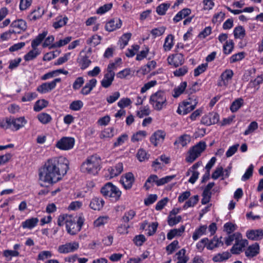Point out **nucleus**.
I'll list each match as a JSON object with an SVG mask.
<instances>
[{
  "instance_id": "obj_20",
  "label": "nucleus",
  "mask_w": 263,
  "mask_h": 263,
  "mask_svg": "<svg viewBox=\"0 0 263 263\" xmlns=\"http://www.w3.org/2000/svg\"><path fill=\"white\" fill-rule=\"evenodd\" d=\"M84 51L80 52V56L78 59V62L81 69L82 70L88 68L91 63L89 57L87 55L83 54Z\"/></svg>"
},
{
  "instance_id": "obj_18",
  "label": "nucleus",
  "mask_w": 263,
  "mask_h": 263,
  "mask_svg": "<svg viewBox=\"0 0 263 263\" xmlns=\"http://www.w3.org/2000/svg\"><path fill=\"white\" fill-rule=\"evenodd\" d=\"M168 63L175 67L181 65L184 62L183 56L182 54H175L170 55L167 58Z\"/></svg>"
},
{
  "instance_id": "obj_25",
  "label": "nucleus",
  "mask_w": 263,
  "mask_h": 263,
  "mask_svg": "<svg viewBox=\"0 0 263 263\" xmlns=\"http://www.w3.org/2000/svg\"><path fill=\"white\" fill-rule=\"evenodd\" d=\"M259 246L257 243L250 246L245 251V254L248 257H253L259 253Z\"/></svg>"
},
{
  "instance_id": "obj_40",
  "label": "nucleus",
  "mask_w": 263,
  "mask_h": 263,
  "mask_svg": "<svg viewBox=\"0 0 263 263\" xmlns=\"http://www.w3.org/2000/svg\"><path fill=\"white\" fill-rule=\"evenodd\" d=\"M174 36L170 34L167 35L165 39L163 45V48L165 51L170 50L173 46Z\"/></svg>"
},
{
  "instance_id": "obj_41",
  "label": "nucleus",
  "mask_w": 263,
  "mask_h": 263,
  "mask_svg": "<svg viewBox=\"0 0 263 263\" xmlns=\"http://www.w3.org/2000/svg\"><path fill=\"white\" fill-rule=\"evenodd\" d=\"M158 181V178L157 175H151L146 180L144 187L145 188L146 190H148L150 189V187L153 186V183L155 182L157 185V182Z\"/></svg>"
},
{
  "instance_id": "obj_53",
  "label": "nucleus",
  "mask_w": 263,
  "mask_h": 263,
  "mask_svg": "<svg viewBox=\"0 0 263 263\" xmlns=\"http://www.w3.org/2000/svg\"><path fill=\"white\" fill-rule=\"evenodd\" d=\"M131 36L132 34L130 33H126L122 35L119 41L120 42V46L122 48H124L128 44Z\"/></svg>"
},
{
  "instance_id": "obj_2",
  "label": "nucleus",
  "mask_w": 263,
  "mask_h": 263,
  "mask_svg": "<svg viewBox=\"0 0 263 263\" xmlns=\"http://www.w3.org/2000/svg\"><path fill=\"white\" fill-rule=\"evenodd\" d=\"M84 221V219L82 216H80L76 220L72 215H62L59 216L57 222L59 226L65 224L67 233L74 235L81 230Z\"/></svg>"
},
{
  "instance_id": "obj_21",
  "label": "nucleus",
  "mask_w": 263,
  "mask_h": 263,
  "mask_svg": "<svg viewBox=\"0 0 263 263\" xmlns=\"http://www.w3.org/2000/svg\"><path fill=\"white\" fill-rule=\"evenodd\" d=\"M121 25V20L118 18H114L106 23L105 28L106 30L110 32L120 28Z\"/></svg>"
},
{
  "instance_id": "obj_44",
  "label": "nucleus",
  "mask_w": 263,
  "mask_h": 263,
  "mask_svg": "<svg viewBox=\"0 0 263 263\" xmlns=\"http://www.w3.org/2000/svg\"><path fill=\"white\" fill-rule=\"evenodd\" d=\"M190 141V137L187 135H182L178 138V139L175 142L174 144H179L182 146H184L187 145Z\"/></svg>"
},
{
  "instance_id": "obj_46",
  "label": "nucleus",
  "mask_w": 263,
  "mask_h": 263,
  "mask_svg": "<svg viewBox=\"0 0 263 263\" xmlns=\"http://www.w3.org/2000/svg\"><path fill=\"white\" fill-rule=\"evenodd\" d=\"M37 119L39 120L44 124L48 123L52 120L51 116L47 113H41L38 115Z\"/></svg>"
},
{
  "instance_id": "obj_22",
  "label": "nucleus",
  "mask_w": 263,
  "mask_h": 263,
  "mask_svg": "<svg viewBox=\"0 0 263 263\" xmlns=\"http://www.w3.org/2000/svg\"><path fill=\"white\" fill-rule=\"evenodd\" d=\"M247 236L251 240H260L263 238V230L257 229L248 231L247 232Z\"/></svg>"
},
{
  "instance_id": "obj_23",
  "label": "nucleus",
  "mask_w": 263,
  "mask_h": 263,
  "mask_svg": "<svg viewBox=\"0 0 263 263\" xmlns=\"http://www.w3.org/2000/svg\"><path fill=\"white\" fill-rule=\"evenodd\" d=\"M97 81L96 79H92L87 82L82 88L81 93L83 95H87L90 93L94 87H96Z\"/></svg>"
},
{
  "instance_id": "obj_39",
  "label": "nucleus",
  "mask_w": 263,
  "mask_h": 263,
  "mask_svg": "<svg viewBox=\"0 0 263 263\" xmlns=\"http://www.w3.org/2000/svg\"><path fill=\"white\" fill-rule=\"evenodd\" d=\"M146 136L147 133L145 131L139 130L133 135L131 140L133 142H138L142 140Z\"/></svg>"
},
{
  "instance_id": "obj_28",
  "label": "nucleus",
  "mask_w": 263,
  "mask_h": 263,
  "mask_svg": "<svg viewBox=\"0 0 263 263\" xmlns=\"http://www.w3.org/2000/svg\"><path fill=\"white\" fill-rule=\"evenodd\" d=\"M44 14V9L38 7L36 9H35L31 12L28 16V17L30 21H35L36 20L40 18Z\"/></svg>"
},
{
  "instance_id": "obj_19",
  "label": "nucleus",
  "mask_w": 263,
  "mask_h": 263,
  "mask_svg": "<svg viewBox=\"0 0 263 263\" xmlns=\"http://www.w3.org/2000/svg\"><path fill=\"white\" fill-rule=\"evenodd\" d=\"M165 136V134L163 131L158 130L152 135L150 141L155 146H157L163 141Z\"/></svg>"
},
{
  "instance_id": "obj_30",
  "label": "nucleus",
  "mask_w": 263,
  "mask_h": 263,
  "mask_svg": "<svg viewBox=\"0 0 263 263\" xmlns=\"http://www.w3.org/2000/svg\"><path fill=\"white\" fill-rule=\"evenodd\" d=\"M38 222V218H31L23 221L22 223V227L23 229H32L37 225Z\"/></svg>"
},
{
  "instance_id": "obj_52",
  "label": "nucleus",
  "mask_w": 263,
  "mask_h": 263,
  "mask_svg": "<svg viewBox=\"0 0 263 263\" xmlns=\"http://www.w3.org/2000/svg\"><path fill=\"white\" fill-rule=\"evenodd\" d=\"M19 254V252L16 250H6L3 252V255L7 258L8 261L11 260L12 257L18 256Z\"/></svg>"
},
{
  "instance_id": "obj_45",
  "label": "nucleus",
  "mask_w": 263,
  "mask_h": 263,
  "mask_svg": "<svg viewBox=\"0 0 263 263\" xmlns=\"http://www.w3.org/2000/svg\"><path fill=\"white\" fill-rule=\"evenodd\" d=\"M114 136V130L112 128H107L103 130L100 137L101 139L111 138Z\"/></svg>"
},
{
  "instance_id": "obj_3",
  "label": "nucleus",
  "mask_w": 263,
  "mask_h": 263,
  "mask_svg": "<svg viewBox=\"0 0 263 263\" xmlns=\"http://www.w3.org/2000/svg\"><path fill=\"white\" fill-rule=\"evenodd\" d=\"M101 159L96 155L90 156L82 163L81 171L85 174L95 175L101 169Z\"/></svg>"
},
{
  "instance_id": "obj_15",
  "label": "nucleus",
  "mask_w": 263,
  "mask_h": 263,
  "mask_svg": "<svg viewBox=\"0 0 263 263\" xmlns=\"http://www.w3.org/2000/svg\"><path fill=\"white\" fill-rule=\"evenodd\" d=\"M219 120V116L216 112H212L203 116L201 123L206 126L217 123Z\"/></svg>"
},
{
  "instance_id": "obj_17",
  "label": "nucleus",
  "mask_w": 263,
  "mask_h": 263,
  "mask_svg": "<svg viewBox=\"0 0 263 263\" xmlns=\"http://www.w3.org/2000/svg\"><path fill=\"white\" fill-rule=\"evenodd\" d=\"M135 181L134 175L132 173H127L123 175L120 179V182L126 190L131 189Z\"/></svg>"
},
{
  "instance_id": "obj_37",
  "label": "nucleus",
  "mask_w": 263,
  "mask_h": 263,
  "mask_svg": "<svg viewBox=\"0 0 263 263\" xmlns=\"http://www.w3.org/2000/svg\"><path fill=\"white\" fill-rule=\"evenodd\" d=\"M244 104L243 99L239 98L235 100L230 106V110L232 112L237 111Z\"/></svg>"
},
{
  "instance_id": "obj_49",
  "label": "nucleus",
  "mask_w": 263,
  "mask_h": 263,
  "mask_svg": "<svg viewBox=\"0 0 263 263\" xmlns=\"http://www.w3.org/2000/svg\"><path fill=\"white\" fill-rule=\"evenodd\" d=\"M170 6L171 5L169 3L161 4L157 7L156 12L159 15H164Z\"/></svg>"
},
{
  "instance_id": "obj_64",
  "label": "nucleus",
  "mask_w": 263,
  "mask_h": 263,
  "mask_svg": "<svg viewBox=\"0 0 263 263\" xmlns=\"http://www.w3.org/2000/svg\"><path fill=\"white\" fill-rule=\"evenodd\" d=\"M52 254L49 251H43L40 252L37 256V259L40 260H44L46 259L51 257Z\"/></svg>"
},
{
  "instance_id": "obj_8",
  "label": "nucleus",
  "mask_w": 263,
  "mask_h": 263,
  "mask_svg": "<svg viewBox=\"0 0 263 263\" xmlns=\"http://www.w3.org/2000/svg\"><path fill=\"white\" fill-rule=\"evenodd\" d=\"M116 70L115 64H109L107 69L104 71L103 78L101 81V85L103 88H109L112 84L114 81L115 72Z\"/></svg>"
},
{
  "instance_id": "obj_10",
  "label": "nucleus",
  "mask_w": 263,
  "mask_h": 263,
  "mask_svg": "<svg viewBox=\"0 0 263 263\" xmlns=\"http://www.w3.org/2000/svg\"><path fill=\"white\" fill-rule=\"evenodd\" d=\"M234 72L230 69H226L222 72L219 77L217 85L218 86L227 87L231 83Z\"/></svg>"
},
{
  "instance_id": "obj_31",
  "label": "nucleus",
  "mask_w": 263,
  "mask_h": 263,
  "mask_svg": "<svg viewBox=\"0 0 263 263\" xmlns=\"http://www.w3.org/2000/svg\"><path fill=\"white\" fill-rule=\"evenodd\" d=\"M230 253L228 252H223L214 255L212 260L215 262H220L228 259L231 257Z\"/></svg>"
},
{
  "instance_id": "obj_42",
  "label": "nucleus",
  "mask_w": 263,
  "mask_h": 263,
  "mask_svg": "<svg viewBox=\"0 0 263 263\" xmlns=\"http://www.w3.org/2000/svg\"><path fill=\"white\" fill-rule=\"evenodd\" d=\"M186 251L184 249H182L179 250L176 254L177 259L178 261L176 263H186L188 260V258L185 256Z\"/></svg>"
},
{
  "instance_id": "obj_7",
  "label": "nucleus",
  "mask_w": 263,
  "mask_h": 263,
  "mask_svg": "<svg viewBox=\"0 0 263 263\" xmlns=\"http://www.w3.org/2000/svg\"><path fill=\"white\" fill-rule=\"evenodd\" d=\"M101 193L105 197L116 201L120 199L122 194L119 189L111 182L106 183L101 188Z\"/></svg>"
},
{
  "instance_id": "obj_48",
  "label": "nucleus",
  "mask_w": 263,
  "mask_h": 263,
  "mask_svg": "<svg viewBox=\"0 0 263 263\" xmlns=\"http://www.w3.org/2000/svg\"><path fill=\"white\" fill-rule=\"evenodd\" d=\"M199 200L198 196L195 195L193 197H191L183 205L184 209H187L190 207H193L195 206L198 202Z\"/></svg>"
},
{
  "instance_id": "obj_12",
  "label": "nucleus",
  "mask_w": 263,
  "mask_h": 263,
  "mask_svg": "<svg viewBox=\"0 0 263 263\" xmlns=\"http://www.w3.org/2000/svg\"><path fill=\"white\" fill-rule=\"evenodd\" d=\"M10 28L14 34L21 33L27 29V23L23 19H17L12 22Z\"/></svg>"
},
{
  "instance_id": "obj_61",
  "label": "nucleus",
  "mask_w": 263,
  "mask_h": 263,
  "mask_svg": "<svg viewBox=\"0 0 263 263\" xmlns=\"http://www.w3.org/2000/svg\"><path fill=\"white\" fill-rule=\"evenodd\" d=\"M181 216H172V215H170L168 217L167 222L169 226H173L178 223L181 221Z\"/></svg>"
},
{
  "instance_id": "obj_59",
  "label": "nucleus",
  "mask_w": 263,
  "mask_h": 263,
  "mask_svg": "<svg viewBox=\"0 0 263 263\" xmlns=\"http://www.w3.org/2000/svg\"><path fill=\"white\" fill-rule=\"evenodd\" d=\"M132 103V101L129 98H123L118 102V106L121 108H124L130 105Z\"/></svg>"
},
{
  "instance_id": "obj_32",
  "label": "nucleus",
  "mask_w": 263,
  "mask_h": 263,
  "mask_svg": "<svg viewBox=\"0 0 263 263\" xmlns=\"http://www.w3.org/2000/svg\"><path fill=\"white\" fill-rule=\"evenodd\" d=\"M41 53L39 48H32L26 54L24 55V60L26 61H30L35 59Z\"/></svg>"
},
{
  "instance_id": "obj_57",
  "label": "nucleus",
  "mask_w": 263,
  "mask_h": 263,
  "mask_svg": "<svg viewBox=\"0 0 263 263\" xmlns=\"http://www.w3.org/2000/svg\"><path fill=\"white\" fill-rule=\"evenodd\" d=\"M258 127V123L255 121L252 122L248 126L247 129L245 131L244 135H248L253 133Z\"/></svg>"
},
{
  "instance_id": "obj_50",
  "label": "nucleus",
  "mask_w": 263,
  "mask_h": 263,
  "mask_svg": "<svg viewBox=\"0 0 263 263\" xmlns=\"http://www.w3.org/2000/svg\"><path fill=\"white\" fill-rule=\"evenodd\" d=\"M233 33L235 37L237 39H242L246 34L245 30L242 26L235 27Z\"/></svg>"
},
{
  "instance_id": "obj_35",
  "label": "nucleus",
  "mask_w": 263,
  "mask_h": 263,
  "mask_svg": "<svg viewBox=\"0 0 263 263\" xmlns=\"http://www.w3.org/2000/svg\"><path fill=\"white\" fill-rule=\"evenodd\" d=\"M191 12V11L190 9L184 8L177 13V14L174 16L173 21L176 23L178 22L189 15Z\"/></svg>"
},
{
  "instance_id": "obj_13",
  "label": "nucleus",
  "mask_w": 263,
  "mask_h": 263,
  "mask_svg": "<svg viewBox=\"0 0 263 263\" xmlns=\"http://www.w3.org/2000/svg\"><path fill=\"white\" fill-rule=\"evenodd\" d=\"M79 248V243L76 241L67 242L59 246L58 251L61 254H67L77 251Z\"/></svg>"
},
{
  "instance_id": "obj_11",
  "label": "nucleus",
  "mask_w": 263,
  "mask_h": 263,
  "mask_svg": "<svg viewBox=\"0 0 263 263\" xmlns=\"http://www.w3.org/2000/svg\"><path fill=\"white\" fill-rule=\"evenodd\" d=\"M74 143V138L64 137L57 141L55 146L61 150L68 151L73 147Z\"/></svg>"
},
{
  "instance_id": "obj_5",
  "label": "nucleus",
  "mask_w": 263,
  "mask_h": 263,
  "mask_svg": "<svg viewBox=\"0 0 263 263\" xmlns=\"http://www.w3.org/2000/svg\"><path fill=\"white\" fill-rule=\"evenodd\" d=\"M26 123L27 120L24 117L18 118L10 117L7 118L5 120L2 121L0 125L5 129L11 128L17 130L24 127Z\"/></svg>"
},
{
  "instance_id": "obj_47",
  "label": "nucleus",
  "mask_w": 263,
  "mask_h": 263,
  "mask_svg": "<svg viewBox=\"0 0 263 263\" xmlns=\"http://www.w3.org/2000/svg\"><path fill=\"white\" fill-rule=\"evenodd\" d=\"M240 237L241 234L238 232L234 233L232 235H229L225 238V243L227 246H230L234 240H235V242L236 240Z\"/></svg>"
},
{
  "instance_id": "obj_24",
  "label": "nucleus",
  "mask_w": 263,
  "mask_h": 263,
  "mask_svg": "<svg viewBox=\"0 0 263 263\" xmlns=\"http://www.w3.org/2000/svg\"><path fill=\"white\" fill-rule=\"evenodd\" d=\"M104 205V201L101 198L94 197L93 198L89 204L91 209L94 210H100Z\"/></svg>"
},
{
  "instance_id": "obj_14",
  "label": "nucleus",
  "mask_w": 263,
  "mask_h": 263,
  "mask_svg": "<svg viewBox=\"0 0 263 263\" xmlns=\"http://www.w3.org/2000/svg\"><path fill=\"white\" fill-rule=\"evenodd\" d=\"M61 81L60 78H57L51 82L43 83L37 88L36 90L41 93H47L53 89L55 87L57 83L60 82Z\"/></svg>"
},
{
  "instance_id": "obj_55",
  "label": "nucleus",
  "mask_w": 263,
  "mask_h": 263,
  "mask_svg": "<svg viewBox=\"0 0 263 263\" xmlns=\"http://www.w3.org/2000/svg\"><path fill=\"white\" fill-rule=\"evenodd\" d=\"M137 157L140 162H142L148 159L149 155L146 153L145 150L143 148H140L138 151Z\"/></svg>"
},
{
  "instance_id": "obj_58",
  "label": "nucleus",
  "mask_w": 263,
  "mask_h": 263,
  "mask_svg": "<svg viewBox=\"0 0 263 263\" xmlns=\"http://www.w3.org/2000/svg\"><path fill=\"white\" fill-rule=\"evenodd\" d=\"M151 110L148 106L140 108L139 110L137 111V116L140 118H142L144 116H148L150 114Z\"/></svg>"
},
{
  "instance_id": "obj_9",
  "label": "nucleus",
  "mask_w": 263,
  "mask_h": 263,
  "mask_svg": "<svg viewBox=\"0 0 263 263\" xmlns=\"http://www.w3.org/2000/svg\"><path fill=\"white\" fill-rule=\"evenodd\" d=\"M205 147L206 144L204 142H199L190 149L185 158V161L187 162L192 163L200 156L201 153L205 150Z\"/></svg>"
},
{
  "instance_id": "obj_34",
  "label": "nucleus",
  "mask_w": 263,
  "mask_h": 263,
  "mask_svg": "<svg viewBox=\"0 0 263 263\" xmlns=\"http://www.w3.org/2000/svg\"><path fill=\"white\" fill-rule=\"evenodd\" d=\"M72 40L71 36H66L60 39L59 41L55 42L50 46L49 49L59 48L68 44Z\"/></svg>"
},
{
  "instance_id": "obj_43",
  "label": "nucleus",
  "mask_w": 263,
  "mask_h": 263,
  "mask_svg": "<svg viewBox=\"0 0 263 263\" xmlns=\"http://www.w3.org/2000/svg\"><path fill=\"white\" fill-rule=\"evenodd\" d=\"M101 40V36L95 34L87 40V44L92 46H96L100 43Z\"/></svg>"
},
{
  "instance_id": "obj_33",
  "label": "nucleus",
  "mask_w": 263,
  "mask_h": 263,
  "mask_svg": "<svg viewBox=\"0 0 263 263\" xmlns=\"http://www.w3.org/2000/svg\"><path fill=\"white\" fill-rule=\"evenodd\" d=\"M223 245L221 237L219 239L214 237L209 243H207L206 247L208 250H212L215 248L219 247Z\"/></svg>"
},
{
  "instance_id": "obj_38",
  "label": "nucleus",
  "mask_w": 263,
  "mask_h": 263,
  "mask_svg": "<svg viewBox=\"0 0 263 263\" xmlns=\"http://www.w3.org/2000/svg\"><path fill=\"white\" fill-rule=\"evenodd\" d=\"M207 229V226L205 225L200 226L198 229H196L193 235V239L194 240H197L202 235L205 234Z\"/></svg>"
},
{
  "instance_id": "obj_4",
  "label": "nucleus",
  "mask_w": 263,
  "mask_h": 263,
  "mask_svg": "<svg viewBox=\"0 0 263 263\" xmlns=\"http://www.w3.org/2000/svg\"><path fill=\"white\" fill-rule=\"evenodd\" d=\"M149 103L155 110L160 111L165 107L167 99L165 93L163 91H158L152 94L149 98Z\"/></svg>"
},
{
  "instance_id": "obj_29",
  "label": "nucleus",
  "mask_w": 263,
  "mask_h": 263,
  "mask_svg": "<svg viewBox=\"0 0 263 263\" xmlns=\"http://www.w3.org/2000/svg\"><path fill=\"white\" fill-rule=\"evenodd\" d=\"M47 35V31H44L36 36V37L31 42V46L32 48H38V46L41 44Z\"/></svg>"
},
{
  "instance_id": "obj_62",
  "label": "nucleus",
  "mask_w": 263,
  "mask_h": 263,
  "mask_svg": "<svg viewBox=\"0 0 263 263\" xmlns=\"http://www.w3.org/2000/svg\"><path fill=\"white\" fill-rule=\"evenodd\" d=\"M224 230L229 234H231L237 229V226L231 222H227L223 226Z\"/></svg>"
},
{
  "instance_id": "obj_56",
  "label": "nucleus",
  "mask_w": 263,
  "mask_h": 263,
  "mask_svg": "<svg viewBox=\"0 0 263 263\" xmlns=\"http://www.w3.org/2000/svg\"><path fill=\"white\" fill-rule=\"evenodd\" d=\"M48 104V102L45 100H41L36 102L34 106V110L36 111H39L43 108L46 107Z\"/></svg>"
},
{
  "instance_id": "obj_54",
  "label": "nucleus",
  "mask_w": 263,
  "mask_h": 263,
  "mask_svg": "<svg viewBox=\"0 0 263 263\" xmlns=\"http://www.w3.org/2000/svg\"><path fill=\"white\" fill-rule=\"evenodd\" d=\"M83 103L81 100H76L69 105V108L73 111L80 110L83 106Z\"/></svg>"
},
{
  "instance_id": "obj_60",
  "label": "nucleus",
  "mask_w": 263,
  "mask_h": 263,
  "mask_svg": "<svg viewBox=\"0 0 263 263\" xmlns=\"http://www.w3.org/2000/svg\"><path fill=\"white\" fill-rule=\"evenodd\" d=\"M208 65V63H203L199 65L194 70V76L197 77L204 72L207 69Z\"/></svg>"
},
{
  "instance_id": "obj_6",
  "label": "nucleus",
  "mask_w": 263,
  "mask_h": 263,
  "mask_svg": "<svg viewBox=\"0 0 263 263\" xmlns=\"http://www.w3.org/2000/svg\"><path fill=\"white\" fill-rule=\"evenodd\" d=\"M197 103V97L191 96L179 104L177 112L181 115H186L195 108Z\"/></svg>"
},
{
  "instance_id": "obj_36",
  "label": "nucleus",
  "mask_w": 263,
  "mask_h": 263,
  "mask_svg": "<svg viewBox=\"0 0 263 263\" xmlns=\"http://www.w3.org/2000/svg\"><path fill=\"white\" fill-rule=\"evenodd\" d=\"M186 86V82H181L177 87L174 89L173 96L174 98L178 97L184 91Z\"/></svg>"
},
{
  "instance_id": "obj_16",
  "label": "nucleus",
  "mask_w": 263,
  "mask_h": 263,
  "mask_svg": "<svg viewBox=\"0 0 263 263\" xmlns=\"http://www.w3.org/2000/svg\"><path fill=\"white\" fill-rule=\"evenodd\" d=\"M248 244V240L243 239L242 238V235L241 234V237L236 240L235 244L232 247L231 252L234 254H239Z\"/></svg>"
},
{
  "instance_id": "obj_26",
  "label": "nucleus",
  "mask_w": 263,
  "mask_h": 263,
  "mask_svg": "<svg viewBox=\"0 0 263 263\" xmlns=\"http://www.w3.org/2000/svg\"><path fill=\"white\" fill-rule=\"evenodd\" d=\"M123 170V166L122 163H119L115 166L108 168L110 178H114L120 175Z\"/></svg>"
},
{
  "instance_id": "obj_63",
  "label": "nucleus",
  "mask_w": 263,
  "mask_h": 263,
  "mask_svg": "<svg viewBox=\"0 0 263 263\" xmlns=\"http://www.w3.org/2000/svg\"><path fill=\"white\" fill-rule=\"evenodd\" d=\"M165 30V28L164 27H160L152 29L151 31V34L154 38L161 36L162 35Z\"/></svg>"
},
{
  "instance_id": "obj_1",
  "label": "nucleus",
  "mask_w": 263,
  "mask_h": 263,
  "mask_svg": "<svg viewBox=\"0 0 263 263\" xmlns=\"http://www.w3.org/2000/svg\"><path fill=\"white\" fill-rule=\"evenodd\" d=\"M69 169V161L63 156L54 157L46 160L39 170V182L46 186L60 180Z\"/></svg>"
},
{
  "instance_id": "obj_27",
  "label": "nucleus",
  "mask_w": 263,
  "mask_h": 263,
  "mask_svg": "<svg viewBox=\"0 0 263 263\" xmlns=\"http://www.w3.org/2000/svg\"><path fill=\"white\" fill-rule=\"evenodd\" d=\"M185 230L184 226H181L178 229H174L170 231L167 234V238L168 240H172L175 237L180 236L183 233Z\"/></svg>"
},
{
  "instance_id": "obj_51",
  "label": "nucleus",
  "mask_w": 263,
  "mask_h": 263,
  "mask_svg": "<svg viewBox=\"0 0 263 263\" xmlns=\"http://www.w3.org/2000/svg\"><path fill=\"white\" fill-rule=\"evenodd\" d=\"M234 44L232 40L227 41L223 47L224 53L229 54L231 53L234 48Z\"/></svg>"
}]
</instances>
